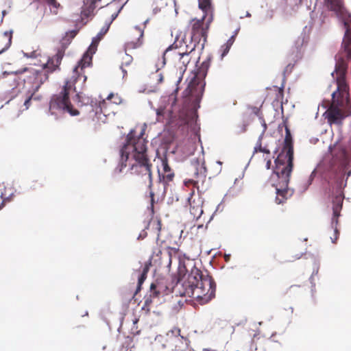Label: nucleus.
<instances>
[{"instance_id": "nucleus-51", "label": "nucleus", "mask_w": 351, "mask_h": 351, "mask_svg": "<svg viewBox=\"0 0 351 351\" xmlns=\"http://www.w3.org/2000/svg\"><path fill=\"white\" fill-rule=\"evenodd\" d=\"M165 64V58H162V66H163Z\"/></svg>"}, {"instance_id": "nucleus-48", "label": "nucleus", "mask_w": 351, "mask_h": 351, "mask_svg": "<svg viewBox=\"0 0 351 351\" xmlns=\"http://www.w3.org/2000/svg\"><path fill=\"white\" fill-rule=\"evenodd\" d=\"M229 259H230V255H229V254L226 255V256H225V260H226V261H228Z\"/></svg>"}, {"instance_id": "nucleus-16", "label": "nucleus", "mask_w": 351, "mask_h": 351, "mask_svg": "<svg viewBox=\"0 0 351 351\" xmlns=\"http://www.w3.org/2000/svg\"><path fill=\"white\" fill-rule=\"evenodd\" d=\"M76 97L78 103H80L82 105H90L91 109L93 110V100L90 97L85 95L82 93H77Z\"/></svg>"}, {"instance_id": "nucleus-56", "label": "nucleus", "mask_w": 351, "mask_h": 351, "mask_svg": "<svg viewBox=\"0 0 351 351\" xmlns=\"http://www.w3.org/2000/svg\"><path fill=\"white\" fill-rule=\"evenodd\" d=\"M217 163L219 164V165L222 164L221 162H220V161H218Z\"/></svg>"}, {"instance_id": "nucleus-42", "label": "nucleus", "mask_w": 351, "mask_h": 351, "mask_svg": "<svg viewBox=\"0 0 351 351\" xmlns=\"http://www.w3.org/2000/svg\"><path fill=\"white\" fill-rule=\"evenodd\" d=\"M117 16H118V12H117V13H114V14H112L111 21H110L109 23H112V21L113 20H114V19L117 18Z\"/></svg>"}, {"instance_id": "nucleus-18", "label": "nucleus", "mask_w": 351, "mask_h": 351, "mask_svg": "<svg viewBox=\"0 0 351 351\" xmlns=\"http://www.w3.org/2000/svg\"><path fill=\"white\" fill-rule=\"evenodd\" d=\"M45 1L51 7V12L54 14H56L58 12V8L60 6V4L56 1V0H45Z\"/></svg>"}, {"instance_id": "nucleus-3", "label": "nucleus", "mask_w": 351, "mask_h": 351, "mask_svg": "<svg viewBox=\"0 0 351 351\" xmlns=\"http://www.w3.org/2000/svg\"><path fill=\"white\" fill-rule=\"evenodd\" d=\"M285 145L281 152L275 160V170L270 178L271 184L276 191V203L282 204L290 197L293 191L288 188L289 177L293 168V149L291 143V136L287 127Z\"/></svg>"}, {"instance_id": "nucleus-7", "label": "nucleus", "mask_w": 351, "mask_h": 351, "mask_svg": "<svg viewBox=\"0 0 351 351\" xmlns=\"http://www.w3.org/2000/svg\"><path fill=\"white\" fill-rule=\"evenodd\" d=\"M71 87V82H66L61 92L51 97L49 104L51 114H55L56 110L62 113H68L73 117L77 116L80 114V112L73 108L71 104L69 97V90Z\"/></svg>"}, {"instance_id": "nucleus-38", "label": "nucleus", "mask_w": 351, "mask_h": 351, "mask_svg": "<svg viewBox=\"0 0 351 351\" xmlns=\"http://www.w3.org/2000/svg\"><path fill=\"white\" fill-rule=\"evenodd\" d=\"M184 184L186 186H188L189 184H193V185H196L197 184V182L193 181V180H189L187 181H185L184 182Z\"/></svg>"}, {"instance_id": "nucleus-37", "label": "nucleus", "mask_w": 351, "mask_h": 351, "mask_svg": "<svg viewBox=\"0 0 351 351\" xmlns=\"http://www.w3.org/2000/svg\"><path fill=\"white\" fill-rule=\"evenodd\" d=\"M259 152H264V153H266V154H269V150L267 149V148L265 147H261V144H259Z\"/></svg>"}, {"instance_id": "nucleus-49", "label": "nucleus", "mask_w": 351, "mask_h": 351, "mask_svg": "<svg viewBox=\"0 0 351 351\" xmlns=\"http://www.w3.org/2000/svg\"><path fill=\"white\" fill-rule=\"evenodd\" d=\"M239 29H236V30L234 31V34H233L232 36H234V37H235V36H237V34H238Z\"/></svg>"}, {"instance_id": "nucleus-14", "label": "nucleus", "mask_w": 351, "mask_h": 351, "mask_svg": "<svg viewBox=\"0 0 351 351\" xmlns=\"http://www.w3.org/2000/svg\"><path fill=\"white\" fill-rule=\"evenodd\" d=\"M135 29L138 30L139 33V36L136 42H128L125 44V50L130 49H136L142 45L141 38L143 36L144 31L141 28L138 27H135Z\"/></svg>"}, {"instance_id": "nucleus-47", "label": "nucleus", "mask_w": 351, "mask_h": 351, "mask_svg": "<svg viewBox=\"0 0 351 351\" xmlns=\"http://www.w3.org/2000/svg\"><path fill=\"white\" fill-rule=\"evenodd\" d=\"M121 70H122V72H123V76H124V75L127 73V71H126V70H125V69H124L123 68V65H121Z\"/></svg>"}, {"instance_id": "nucleus-57", "label": "nucleus", "mask_w": 351, "mask_h": 351, "mask_svg": "<svg viewBox=\"0 0 351 351\" xmlns=\"http://www.w3.org/2000/svg\"><path fill=\"white\" fill-rule=\"evenodd\" d=\"M0 197H1V198H3V193H1V194L0 195Z\"/></svg>"}, {"instance_id": "nucleus-39", "label": "nucleus", "mask_w": 351, "mask_h": 351, "mask_svg": "<svg viewBox=\"0 0 351 351\" xmlns=\"http://www.w3.org/2000/svg\"><path fill=\"white\" fill-rule=\"evenodd\" d=\"M23 73V70L22 71H14V72H11V73H8L7 71H4L3 73V76H5V75H8L10 73L18 74V73Z\"/></svg>"}, {"instance_id": "nucleus-17", "label": "nucleus", "mask_w": 351, "mask_h": 351, "mask_svg": "<svg viewBox=\"0 0 351 351\" xmlns=\"http://www.w3.org/2000/svg\"><path fill=\"white\" fill-rule=\"evenodd\" d=\"M150 78L153 82H156L157 84H160L163 81V75L162 73L159 71L158 68L155 73H152Z\"/></svg>"}, {"instance_id": "nucleus-30", "label": "nucleus", "mask_w": 351, "mask_h": 351, "mask_svg": "<svg viewBox=\"0 0 351 351\" xmlns=\"http://www.w3.org/2000/svg\"><path fill=\"white\" fill-rule=\"evenodd\" d=\"M156 286L154 284H152L150 286V297L156 298L158 297L159 292L156 290Z\"/></svg>"}, {"instance_id": "nucleus-32", "label": "nucleus", "mask_w": 351, "mask_h": 351, "mask_svg": "<svg viewBox=\"0 0 351 351\" xmlns=\"http://www.w3.org/2000/svg\"><path fill=\"white\" fill-rule=\"evenodd\" d=\"M180 330L178 328H174L172 330H171L170 331H169V332L167 333V335L169 336L170 335H171L175 337H177V336L180 335Z\"/></svg>"}, {"instance_id": "nucleus-24", "label": "nucleus", "mask_w": 351, "mask_h": 351, "mask_svg": "<svg viewBox=\"0 0 351 351\" xmlns=\"http://www.w3.org/2000/svg\"><path fill=\"white\" fill-rule=\"evenodd\" d=\"M342 156H343V160L341 162V167L342 171H344L345 169L346 168V166L348 165V156H347V154L346 153V152L343 151L342 152Z\"/></svg>"}, {"instance_id": "nucleus-10", "label": "nucleus", "mask_w": 351, "mask_h": 351, "mask_svg": "<svg viewBox=\"0 0 351 351\" xmlns=\"http://www.w3.org/2000/svg\"><path fill=\"white\" fill-rule=\"evenodd\" d=\"M194 190L191 191L189 196L187 198V202L190 206V213L194 218L198 219L203 214L202 205L204 204V199L201 196L193 199L194 195Z\"/></svg>"}, {"instance_id": "nucleus-27", "label": "nucleus", "mask_w": 351, "mask_h": 351, "mask_svg": "<svg viewBox=\"0 0 351 351\" xmlns=\"http://www.w3.org/2000/svg\"><path fill=\"white\" fill-rule=\"evenodd\" d=\"M132 60H133L132 57L130 55L125 53L124 57L123 58L122 65H125V66L130 65L131 64V62H132Z\"/></svg>"}, {"instance_id": "nucleus-46", "label": "nucleus", "mask_w": 351, "mask_h": 351, "mask_svg": "<svg viewBox=\"0 0 351 351\" xmlns=\"http://www.w3.org/2000/svg\"><path fill=\"white\" fill-rule=\"evenodd\" d=\"M162 111H163L162 109H158L157 111H156L157 115L158 116L161 115L162 114Z\"/></svg>"}, {"instance_id": "nucleus-26", "label": "nucleus", "mask_w": 351, "mask_h": 351, "mask_svg": "<svg viewBox=\"0 0 351 351\" xmlns=\"http://www.w3.org/2000/svg\"><path fill=\"white\" fill-rule=\"evenodd\" d=\"M162 167H163V171L165 173V174L163 175V178L167 179V177L168 180H170L171 179V178L173 177V175L172 174L167 175V172L169 170V168L166 162H164V161L162 162Z\"/></svg>"}, {"instance_id": "nucleus-54", "label": "nucleus", "mask_w": 351, "mask_h": 351, "mask_svg": "<svg viewBox=\"0 0 351 351\" xmlns=\"http://www.w3.org/2000/svg\"><path fill=\"white\" fill-rule=\"evenodd\" d=\"M350 173H351V171H349V172L348 173L347 178H348V177H349V176H350Z\"/></svg>"}, {"instance_id": "nucleus-45", "label": "nucleus", "mask_w": 351, "mask_h": 351, "mask_svg": "<svg viewBox=\"0 0 351 351\" xmlns=\"http://www.w3.org/2000/svg\"><path fill=\"white\" fill-rule=\"evenodd\" d=\"M271 163V162L270 160H268L267 161L266 167H267V169H270Z\"/></svg>"}, {"instance_id": "nucleus-4", "label": "nucleus", "mask_w": 351, "mask_h": 351, "mask_svg": "<svg viewBox=\"0 0 351 351\" xmlns=\"http://www.w3.org/2000/svg\"><path fill=\"white\" fill-rule=\"evenodd\" d=\"M147 125L141 128L139 136H134V130H131L126 138V143L120 150V164L115 169V173H121L124 167L130 166L131 169L135 167L141 169L140 173L147 176L151 181L152 173L147 156V141L143 137Z\"/></svg>"}, {"instance_id": "nucleus-1", "label": "nucleus", "mask_w": 351, "mask_h": 351, "mask_svg": "<svg viewBox=\"0 0 351 351\" xmlns=\"http://www.w3.org/2000/svg\"><path fill=\"white\" fill-rule=\"evenodd\" d=\"M210 66V58L204 61L197 71L192 73L187 78V87L183 92L182 97L177 99L172 94L169 96L171 112L178 117L176 125L182 127V130L192 131L197 134L199 127L197 123V110L204 91L207 71Z\"/></svg>"}, {"instance_id": "nucleus-25", "label": "nucleus", "mask_w": 351, "mask_h": 351, "mask_svg": "<svg viewBox=\"0 0 351 351\" xmlns=\"http://www.w3.org/2000/svg\"><path fill=\"white\" fill-rule=\"evenodd\" d=\"M11 34H12V32H10V33H8V32H4V36L5 38H8V41L6 47L5 48H3L2 50L0 51V54L1 53H3L5 50H6L8 48H9V47L10 46L11 40H12Z\"/></svg>"}, {"instance_id": "nucleus-11", "label": "nucleus", "mask_w": 351, "mask_h": 351, "mask_svg": "<svg viewBox=\"0 0 351 351\" xmlns=\"http://www.w3.org/2000/svg\"><path fill=\"white\" fill-rule=\"evenodd\" d=\"M343 196L341 193L337 195L332 199V217L331 219V228L334 229L335 234L338 232V217L342 208Z\"/></svg>"}, {"instance_id": "nucleus-58", "label": "nucleus", "mask_w": 351, "mask_h": 351, "mask_svg": "<svg viewBox=\"0 0 351 351\" xmlns=\"http://www.w3.org/2000/svg\"><path fill=\"white\" fill-rule=\"evenodd\" d=\"M245 130V128H243L242 131L244 132Z\"/></svg>"}, {"instance_id": "nucleus-33", "label": "nucleus", "mask_w": 351, "mask_h": 351, "mask_svg": "<svg viewBox=\"0 0 351 351\" xmlns=\"http://www.w3.org/2000/svg\"><path fill=\"white\" fill-rule=\"evenodd\" d=\"M316 175V169H315L311 173L310 176H309V179H308V186L311 185V183H312V181L313 180L315 176Z\"/></svg>"}, {"instance_id": "nucleus-23", "label": "nucleus", "mask_w": 351, "mask_h": 351, "mask_svg": "<svg viewBox=\"0 0 351 351\" xmlns=\"http://www.w3.org/2000/svg\"><path fill=\"white\" fill-rule=\"evenodd\" d=\"M147 271H148V269L147 267H145L143 271V273L138 277V287H140L143 283V282L145 281V280L146 278Z\"/></svg>"}, {"instance_id": "nucleus-2", "label": "nucleus", "mask_w": 351, "mask_h": 351, "mask_svg": "<svg viewBox=\"0 0 351 351\" xmlns=\"http://www.w3.org/2000/svg\"><path fill=\"white\" fill-rule=\"evenodd\" d=\"M326 7L335 12L343 23L345 35L342 42L344 54L336 56L335 69L331 75L337 84V90L332 93V104L326 111V117L330 123L339 124L344 118L341 109L335 104L337 92L339 95L347 92L345 76L347 70L346 59H351V14L345 9L341 0H324Z\"/></svg>"}, {"instance_id": "nucleus-55", "label": "nucleus", "mask_w": 351, "mask_h": 351, "mask_svg": "<svg viewBox=\"0 0 351 351\" xmlns=\"http://www.w3.org/2000/svg\"><path fill=\"white\" fill-rule=\"evenodd\" d=\"M180 81H181V77H180V78L178 79V80L177 81V82H178V83H179Z\"/></svg>"}, {"instance_id": "nucleus-12", "label": "nucleus", "mask_w": 351, "mask_h": 351, "mask_svg": "<svg viewBox=\"0 0 351 351\" xmlns=\"http://www.w3.org/2000/svg\"><path fill=\"white\" fill-rule=\"evenodd\" d=\"M207 34L204 36L197 33L191 34V41L189 45H186V48L189 50V53L193 51L196 48L202 51L206 42Z\"/></svg>"}, {"instance_id": "nucleus-43", "label": "nucleus", "mask_w": 351, "mask_h": 351, "mask_svg": "<svg viewBox=\"0 0 351 351\" xmlns=\"http://www.w3.org/2000/svg\"><path fill=\"white\" fill-rule=\"evenodd\" d=\"M219 207V205H218V206L217 207L216 210H215V213L212 215V216L210 217V219L208 220V223H210V222L213 220V217H214V215H215V213L218 210Z\"/></svg>"}, {"instance_id": "nucleus-40", "label": "nucleus", "mask_w": 351, "mask_h": 351, "mask_svg": "<svg viewBox=\"0 0 351 351\" xmlns=\"http://www.w3.org/2000/svg\"><path fill=\"white\" fill-rule=\"evenodd\" d=\"M335 237H330V239H331V241L332 243H335L336 242V241L338 239V234H339V232L337 233V234H335Z\"/></svg>"}, {"instance_id": "nucleus-13", "label": "nucleus", "mask_w": 351, "mask_h": 351, "mask_svg": "<svg viewBox=\"0 0 351 351\" xmlns=\"http://www.w3.org/2000/svg\"><path fill=\"white\" fill-rule=\"evenodd\" d=\"M308 40L309 37L304 32H302L295 40L293 48L296 52V58H301Z\"/></svg>"}, {"instance_id": "nucleus-50", "label": "nucleus", "mask_w": 351, "mask_h": 351, "mask_svg": "<svg viewBox=\"0 0 351 351\" xmlns=\"http://www.w3.org/2000/svg\"><path fill=\"white\" fill-rule=\"evenodd\" d=\"M245 16L250 17V16H251V14L249 12H246Z\"/></svg>"}, {"instance_id": "nucleus-36", "label": "nucleus", "mask_w": 351, "mask_h": 351, "mask_svg": "<svg viewBox=\"0 0 351 351\" xmlns=\"http://www.w3.org/2000/svg\"><path fill=\"white\" fill-rule=\"evenodd\" d=\"M318 271H319V264H315L312 276L317 274ZM312 278H313V276L311 277V280H312Z\"/></svg>"}, {"instance_id": "nucleus-59", "label": "nucleus", "mask_w": 351, "mask_h": 351, "mask_svg": "<svg viewBox=\"0 0 351 351\" xmlns=\"http://www.w3.org/2000/svg\"><path fill=\"white\" fill-rule=\"evenodd\" d=\"M208 2H211V1H210V0H208ZM198 2H199V0H198Z\"/></svg>"}, {"instance_id": "nucleus-35", "label": "nucleus", "mask_w": 351, "mask_h": 351, "mask_svg": "<svg viewBox=\"0 0 351 351\" xmlns=\"http://www.w3.org/2000/svg\"><path fill=\"white\" fill-rule=\"evenodd\" d=\"M34 92L31 95V96H29L27 99H25V102H24V106H25L26 107V109H28L29 106V103H30V101L32 98V96L34 95Z\"/></svg>"}, {"instance_id": "nucleus-21", "label": "nucleus", "mask_w": 351, "mask_h": 351, "mask_svg": "<svg viewBox=\"0 0 351 351\" xmlns=\"http://www.w3.org/2000/svg\"><path fill=\"white\" fill-rule=\"evenodd\" d=\"M23 55L25 57H26L27 58L36 59L38 58V56H39L40 55V53L37 50H35V51H32L31 52L23 53Z\"/></svg>"}, {"instance_id": "nucleus-9", "label": "nucleus", "mask_w": 351, "mask_h": 351, "mask_svg": "<svg viewBox=\"0 0 351 351\" xmlns=\"http://www.w3.org/2000/svg\"><path fill=\"white\" fill-rule=\"evenodd\" d=\"M110 23H106L105 26L103 27L98 34L93 38L92 43L88 47V50L84 53L82 59L78 62L77 66H75L73 69V78L74 81H77L80 76V71H82L83 69L90 66L92 64V56L95 53L97 45L99 42L102 38L103 36L106 34L110 27Z\"/></svg>"}, {"instance_id": "nucleus-53", "label": "nucleus", "mask_w": 351, "mask_h": 351, "mask_svg": "<svg viewBox=\"0 0 351 351\" xmlns=\"http://www.w3.org/2000/svg\"><path fill=\"white\" fill-rule=\"evenodd\" d=\"M83 82H85L86 80V75H83Z\"/></svg>"}, {"instance_id": "nucleus-22", "label": "nucleus", "mask_w": 351, "mask_h": 351, "mask_svg": "<svg viewBox=\"0 0 351 351\" xmlns=\"http://www.w3.org/2000/svg\"><path fill=\"white\" fill-rule=\"evenodd\" d=\"M263 132H262V133H261V134L259 136V137H258V143H257V145H256V146L254 147V152H258V151L259 152V144H261V139H262V138H263V134H264V133H265V130H266V129H267V125H266V123H265V121H263Z\"/></svg>"}, {"instance_id": "nucleus-28", "label": "nucleus", "mask_w": 351, "mask_h": 351, "mask_svg": "<svg viewBox=\"0 0 351 351\" xmlns=\"http://www.w3.org/2000/svg\"><path fill=\"white\" fill-rule=\"evenodd\" d=\"M157 90H158L157 86H154L153 87L152 86L150 88H144L143 89H139L138 92L143 93H151L156 92Z\"/></svg>"}, {"instance_id": "nucleus-19", "label": "nucleus", "mask_w": 351, "mask_h": 351, "mask_svg": "<svg viewBox=\"0 0 351 351\" xmlns=\"http://www.w3.org/2000/svg\"><path fill=\"white\" fill-rule=\"evenodd\" d=\"M189 50L186 49V51L179 52V55L180 56V61L184 65L187 64L189 62Z\"/></svg>"}, {"instance_id": "nucleus-29", "label": "nucleus", "mask_w": 351, "mask_h": 351, "mask_svg": "<svg viewBox=\"0 0 351 351\" xmlns=\"http://www.w3.org/2000/svg\"><path fill=\"white\" fill-rule=\"evenodd\" d=\"M114 98V101H113V103L116 104H119L121 102V98L117 95H114L113 93H110L108 95V96L107 97V99L110 100L111 99Z\"/></svg>"}, {"instance_id": "nucleus-34", "label": "nucleus", "mask_w": 351, "mask_h": 351, "mask_svg": "<svg viewBox=\"0 0 351 351\" xmlns=\"http://www.w3.org/2000/svg\"><path fill=\"white\" fill-rule=\"evenodd\" d=\"M152 297H150V295L149 297H146L143 308L144 309L145 306H149L152 303Z\"/></svg>"}, {"instance_id": "nucleus-15", "label": "nucleus", "mask_w": 351, "mask_h": 351, "mask_svg": "<svg viewBox=\"0 0 351 351\" xmlns=\"http://www.w3.org/2000/svg\"><path fill=\"white\" fill-rule=\"evenodd\" d=\"M234 42V36H232L226 43H224L223 45L220 47V51H221V60H222L229 52L231 47L232 46L233 43Z\"/></svg>"}, {"instance_id": "nucleus-6", "label": "nucleus", "mask_w": 351, "mask_h": 351, "mask_svg": "<svg viewBox=\"0 0 351 351\" xmlns=\"http://www.w3.org/2000/svg\"><path fill=\"white\" fill-rule=\"evenodd\" d=\"M63 58V53L58 51L54 56L46 58V62H42L40 69L25 68L23 72H27L28 75L25 80V82L32 84V90L36 93L40 86L48 79V73L56 71Z\"/></svg>"}, {"instance_id": "nucleus-8", "label": "nucleus", "mask_w": 351, "mask_h": 351, "mask_svg": "<svg viewBox=\"0 0 351 351\" xmlns=\"http://www.w3.org/2000/svg\"><path fill=\"white\" fill-rule=\"evenodd\" d=\"M199 8L202 11L203 16L199 19H193L191 21L192 27L191 34L197 33L204 36L207 34V31L210 23L213 21V8L211 2L208 0H199L198 2Z\"/></svg>"}, {"instance_id": "nucleus-44", "label": "nucleus", "mask_w": 351, "mask_h": 351, "mask_svg": "<svg viewBox=\"0 0 351 351\" xmlns=\"http://www.w3.org/2000/svg\"><path fill=\"white\" fill-rule=\"evenodd\" d=\"M8 199V198H5L2 200L1 205H0V210L4 206V203Z\"/></svg>"}, {"instance_id": "nucleus-41", "label": "nucleus", "mask_w": 351, "mask_h": 351, "mask_svg": "<svg viewBox=\"0 0 351 351\" xmlns=\"http://www.w3.org/2000/svg\"><path fill=\"white\" fill-rule=\"evenodd\" d=\"M171 47L178 48L181 47V46L178 44V40H176L175 43L171 47H169V48Z\"/></svg>"}, {"instance_id": "nucleus-52", "label": "nucleus", "mask_w": 351, "mask_h": 351, "mask_svg": "<svg viewBox=\"0 0 351 351\" xmlns=\"http://www.w3.org/2000/svg\"><path fill=\"white\" fill-rule=\"evenodd\" d=\"M204 228V226H203V225H202V224H201V225H198V226H197V229H202V228Z\"/></svg>"}, {"instance_id": "nucleus-5", "label": "nucleus", "mask_w": 351, "mask_h": 351, "mask_svg": "<svg viewBox=\"0 0 351 351\" xmlns=\"http://www.w3.org/2000/svg\"><path fill=\"white\" fill-rule=\"evenodd\" d=\"M215 292V284L209 278H203L200 271L194 267L183 279L179 293L181 296L197 299L201 304L210 301Z\"/></svg>"}, {"instance_id": "nucleus-31", "label": "nucleus", "mask_w": 351, "mask_h": 351, "mask_svg": "<svg viewBox=\"0 0 351 351\" xmlns=\"http://www.w3.org/2000/svg\"><path fill=\"white\" fill-rule=\"evenodd\" d=\"M76 34H77V32L75 30L69 32L66 34V36L63 39V40L66 39L69 42L71 39H72L73 38H74L76 36Z\"/></svg>"}, {"instance_id": "nucleus-20", "label": "nucleus", "mask_w": 351, "mask_h": 351, "mask_svg": "<svg viewBox=\"0 0 351 351\" xmlns=\"http://www.w3.org/2000/svg\"><path fill=\"white\" fill-rule=\"evenodd\" d=\"M94 9H95V1L92 0L90 1V5L88 7V8H84L82 13L83 15L88 16L94 11Z\"/></svg>"}]
</instances>
